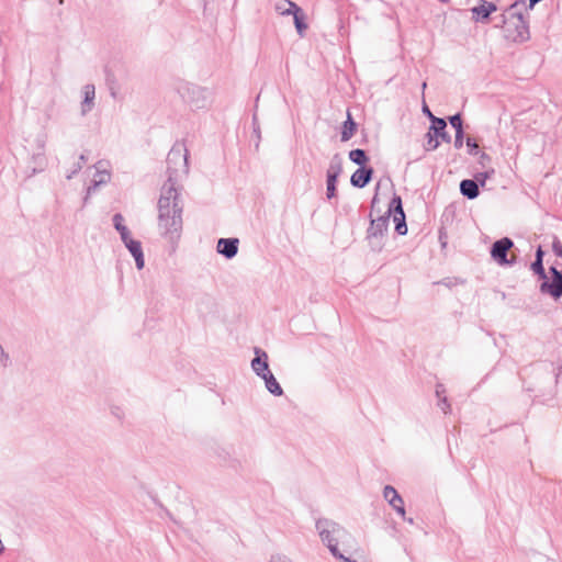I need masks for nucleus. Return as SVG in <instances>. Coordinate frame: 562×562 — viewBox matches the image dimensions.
<instances>
[{
    "instance_id": "f257e3e1",
    "label": "nucleus",
    "mask_w": 562,
    "mask_h": 562,
    "mask_svg": "<svg viewBox=\"0 0 562 562\" xmlns=\"http://www.w3.org/2000/svg\"><path fill=\"white\" fill-rule=\"evenodd\" d=\"M159 228L171 241L180 237L182 228L181 210L169 199L159 200Z\"/></svg>"
},
{
    "instance_id": "f03ea898",
    "label": "nucleus",
    "mask_w": 562,
    "mask_h": 562,
    "mask_svg": "<svg viewBox=\"0 0 562 562\" xmlns=\"http://www.w3.org/2000/svg\"><path fill=\"white\" fill-rule=\"evenodd\" d=\"M430 119H431V126L427 133V149L428 150H434L436 149L438 146H439V140H438V137H442L445 138L446 134H445V128L447 126L445 120L442 119H438V117H435L432 114H430Z\"/></svg>"
},
{
    "instance_id": "7ed1b4c3",
    "label": "nucleus",
    "mask_w": 562,
    "mask_h": 562,
    "mask_svg": "<svg viewBox=\"0 0 562 562\" xmlns=\"http://www.w3.org/2000/svg\"><path fill=\"white\" fill-rule=\"evenodd\" d=\"M550 271L552 273V280L550 282L543 281L540 285V291L550 294L554 299H559L562 296V273L554 267H552Z\"/></svg>"
},
{
    "instance_id": "20e7f679",
    "label": "nucleus",
    "mask_w": 562,
    "mask_h": 562,
    "mask_svg": "<svg viewBox=\"0 0 562 562\" xmlns=\"http://www.w3.org/2000/svg\"><path fill=\"white\" fill-rule=\"evenodd\" d=\"M393 207V221L395 223V229L400 235L407 233V226L405 223V214L402 207V200L400 196H394L391 203Z\"/></svg>"
},
{
    "instance_id": "39448f33",
    "label": "nucleus",
    "mask_w": 562,
    "mask_h": 562,
    "mask_svg": "<svg viewBox=\"0 0 562 562\" xmlns=\"http://www.w3.org/2000/svg\"><path fill=\"white\" fill-rule=\"evenodd\" d=\"M497 10V7L493 2H488L485 0L480 1V3L471 9L473 20L475 22L485 21L490 18V15Z\"/></svg>"
},
{
    "instance_id": "423d86ee",
    "label": "nucleus",
    "mask_w": 562,
    "mask_h": 562,
    "mask_svg": "<svg viewBox=\"0 0 562 562\" xmlns=\"http://www.w3.org/2000/svg\"><path fill=\"white\" fill-rule=\"evenodd\" d=\"M383 496L402 517L405 516L404 502L394 487L385 486Z\"/></svg>"
},
{
    "instance_id": "0eeeda50",
    "label": "nucleus",
    "mask_w": 562,
    "mask_h": 562,
    "mask_svg": "<svg viewBox=\"0 0 562 562\" xmlns=\"http://www.w3.org/2000/svg\"><path fill=\"white\" fill-rule=\"evenodd\" d=\"M513 241L508 238L497 240L492 248V257L499 263H507V252L512 248Z\"/></svg>"
},
{
    "instance_id": "6e6552de",
    "label": "nucleus",
    "mask_w": 562,
    "mask_h": 562,
    "mask_svg": "<svg viewBox=\"0 0 562 562\" xmlns=\"http://www.w3.org/2000/svg\"><path fill=\"white\" fill-rule=\"evenodd\" d=\"M284 4L289 8L284 10L283 13L293 14L296 30L302 35L307 27V25L304 23V14L302 10L292 1H284Z\"/></svg>"
},
{
    "instance_id": "1a4fd4ad",
    "label": "nucleus",
    "mask_w": 562,
    "mask_h": 562,
    "mask_svg": "<svg viewBox=\"0 0 562 562\" xmlns=\"http://www.w3.org/2000/svg\"><path fill=\"white\" fill-rule=\"evenodd\" d=\"M125 246L128 248L133 257L135 258L136 265L138 269H142L144 267V256L142 251L140 243L137 240H134L131 237V234L126 236V239H123Z\"/></svg>"
},
{
    "instance_id": "9d476101",
    "label": "nucleus",
    "mask_w": 562,
    "mask_h": 562,
    "mask_svg": "<svg viewBox=\"0 0 562 562\" xmlns=\"http://www.w3.org/2000/svg\"><path fill=\"white\" fill-rule=\"evenodd\" d=\"M238 239L221 238L217 243V251L227 258H232L237 252Z\"/></svg>"
},
{
    "instance_id": "9b49d317",
    "label": "nucleus",
    "mask_w": 562,
    "mask_h": 562,
    "mask_svg": "<svg viewBox=\"0 0 562 562\" xmlns=\"http://www.w3.org/2000/svg\"><path fill=\"white\" fill-rule=\"evenodd\" d=\"M372 169L360 168L351 176V183L355 187L363 188L371 178Z\"/></svg>"
},
{
    "instance_id": "f8f14e48",
    "label": "nucleus",
    "mask_w": 562,
    "mask_h": 562,
    "mask_svg": "<svg viewBox=\"0 0 562 562\" xmlns=\"http://www.w3.org/2000/svg\"><path fill=\"white\" fill-rule=\"evenodd\" d=\"M317 528L319 529V533H321V537H322L323 541H325V542L327 543V546H328V548H329L330 552H331L335 557H337V558H339V559H341V560H344V561L350 562V560H349V559H347V558H345L342 554H339V553H338V550H337L336 544H334V543H333V539H331V537H330V531H329V530H326V529L323 527V524H321V522H318Z\"/></svg>"
},
{
    "instance_id": "ddd939ff",
    "label": "nucleus",
    "mask_w": 562,
    "mask_h": 562,
    "mask_svg": "<svg viewBox=\"0 0 562 562\" xmlns=\"http://www.w3.org/2000/svg\"><path fill=\"white\" fill-rule=\"evenodd\" d=\"M267 353L266 352H262V355H258L252 361H251V367L254 369V371L260 375L262 378V374L263 373H268L270 372L269 371V367H268V362H267Z\"/></svg>"
},
{
    "instance_id": "4468645a",
    "label": "nucleus",
    "mask_w": 562,
    "mask_h": 562,
    "mask_svg": "<svg viewBox=\"0 0 562 562\" xmlns=\"http://www.w3.org/2000/svg\"><path fill=\"white\" fill-rule=\"evenodd\" d=\"M340 169L336 167H330L327 171V196L330 199L335 196L336 193V180L339 175Z\"/></svg>"
},
{
    "instance_id": "2eb2a0df",
    "label": "nucleus",
    "mask_w": 562,
    "mask_h": 562,
    "mask_svg": "<svg viewBox=\"0 0 562 562\" xmlns=\"http://www.w3.org/2000/svg\"><path fill=\"white\" fill-rule=\"evenodd\" d=\"M356 132V123L353 122L350 112H347V120L344 123L341 131V140L350 139Z\"/></svg>"
},
{
    "instance_id": "dca6fc26",
    "label": "nucleus",
    "mask_w": 562,
    "mask_h": 562,
    "mask_svg": "<svg viewBox=\"0 0 562 562\" xmlns=\"http://www.w3.org/2000/svg\"><path fill=\"white\" fill-rule=\"evenodd\" d=\"M462 194L470 199H474L479 194L477 184L473 180H463L460 184Z\"/></svg>"
},
{
    "instance_id": "f3484780",
    "label": "nucleus",
    "mask_w": 562,
    "mask_h": 562,
    "mask_svg": "<svg viewBox=\"0 0 562 562\" xmlns=\"http://www.w3.org/2000/svg\"><path fill=\"white\" fill-rule=\"evenodd\" d=\"M262 379L266 382L267 389L274 395H281L282 389L271 372L263 373Z\"/></svg>"
},
{
    "instance_id": "a211bd4d",
    "label": "nucleus",
    "mask_w": 562,
    "mask_h": 562,
    "mask_svg": "<svg viewBox=\"0 0 562 562\" xmlns=\"http://www.w3.org/2000/svg\"><path fill=\"white\" fill-rule=\"evenodd\" d=\"M114 226L120 232L122 239H126V236L130 235L127 227L123 224V216L121 214H115L113 217Z\"/></svg>"
},
{
    "instance_id": "6ab92c4d",
    "label": "nucleus",
    "mask_w": 562,
    "mask_h": 562,
    "mask_svg": "<svg viewBox=\"0 0 562 562\" xmlns=\"http://www.w3.org/2000/svg\"><path fill=\"white\" fill-rule=\"evenodd\" d=\"M349 158L358 165H364L367 162V156L362 149L351 150L349 153Z\"/></svg>"
},
{
    "instance_id": "aec40b11",
    "label": "nucleus",
    "mask_w": 562,
    "mask_h": 562,
    "mask_svg": "<svg viewBox=\"0 0 562 562\" xmlns=\"http://www.w3.org/2000/svg\"><path fill=\"white\" fill-rule=\"evenodd\" d=\"M531 270L538 274L541 279H546V272L542 265V260H535V262L531 265Z\"/></svg>"
},
{
    "instance_id": "412c9836",
    "label": "nucleus",
    "mask_w": 562,
    "mask_h": 562,
    "mask_svg": "<svg viewBox=\"0 0 562 562\" xmlns=\"http://www.w3.org/2000/svg\"><path fill=\"white\" fill-rule=\"evenodd\" d=\"M451 125L456 128L457 135H460L462 133V121L459 114L452 116L450 119Z\"/></svg>"
},
{
    "instance_id": "4be33fe9",
    "label": "nucleus",
    "mask_w": 562,
    "mask_h": 562,
    "mask_svg": "<svg viewBox=\"0 0 562 562\" xmlns=\"http://www.w3.org/2000/svg\"><path fill=\"white\" fill-rule=\"evenodd\" d=\"M517 20H518V22L520 23V25H519V32H518V37H519V40H521V41H522V40H525V38H526V36H525V35H526V33H527V26H526V24H525V21L522 20L521 14H519V15L517 16Z\"/></svg>"
},
{
    "instance_id": "5701e85b",
    "label": "nucleus",
    "mask_w": 562,
    "mask_h": 562,
    "mask_svg": "<svg viewBox=\"0 0 562 562\" xmlns=\"http://www.w3.org/2000/svg\"><path fill=\"white\" fill-rule=\"evenodd\" d=\"M85 101L87 103L91 102L94 98V87L93 86H87L85 90Z\"/></svg>"
},
{
    "instance_id": "b1692460",
    "label": "nucleus",
    "mask_w": 562,
    "mask_h": 562,
    "mask_svg": "<svg viewBox=\"0 0 562 562\" xmlns=\"http://www.w3.org/2000/svg\"><path fill=\"white\" fill-rule=\"evenodd\" d=\"M552 249L557 256L562 257V244L558 239L553 241Z\"/></svg>"
},
{
    "instance_id": "393cba45",
    "label": "nucleus",
    "mask_w": 562,
    "mask_h": 562,
    "mask_svg": "<svg viewBox=\"0 0 562 562\" xmlns=\"http://www.w3.org/2000/svg\"><path fill=\"white\" fill-rule=\"evenodd\" d=\"M542 258H543V250L541 247H539L536 252V260H542Z\"/></svg>"
},
{
    "instance_id": "a878e982",
    "label": "nucleus",
    "mask_w": 562,
    "mask_h": 562,
    "mask_svg": "<svg viewBox=\"0 0 562 562\" xmlns=\"http://www.w3.org/2000/svg\"><path fill=\"white\" fill-rule=\"evenodd\" d=\"M288 8H289V7H288V5H285V4H284V2H283L282 4H280V5H278V10H280V12H281L282 14H284V13H283V11H284V10H286Z\"/></svg>"
},
{
    "instance_id": "bb28decb",
    "label": "nucleus",
    "mask_w": 562,
    "mask_h": 562,
    "mask_svg": "<svg viewBox=\"0 0 562 562\" xmlns=\"http://www.w3.org/2000/svg\"><path fill=\"white\" fill-rule=\"evenodd\" d=\"M467 144L469 147H473V148L477 147V145L475 143H472L471 139H468Z\"/></svg>"
},
{
    "instance_id": "cd10ccee",
    "label": "nucleus",
    "mask_w": 562,
    "mask_h": 562,
    "mask_svg": "<svg viewBox=\"0 0 562 562\" xmlns=\"http://www.w3.org/2000/svg\"><path fill=\"white\" fill-rule=\"evenodd\" d=\"M376 201H378V195L375 194L373 198V203H376Z\"/></svg>"
},
{
    "instance_id": "c85d7f7f",
    "label": "nucleus",
    "mask_w": 562,
    "mask_h": 562,
    "mask_svg": "<svg viewBox=\"0 0 562 562\" xmlns=\"http://www.w3.org/2000/svg\"><path fill=\"white\" fill-rule=\"evenodd\" d=\"M425 113H428L429 115L431 114V112L427 108L425 109Z\"/></svg>"
}]
</instances>
